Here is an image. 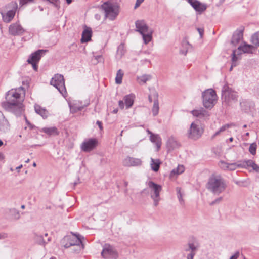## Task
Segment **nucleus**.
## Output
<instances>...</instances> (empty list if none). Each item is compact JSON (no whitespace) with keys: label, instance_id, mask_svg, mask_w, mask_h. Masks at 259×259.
<instances>
[{"label":"nucleus","instance_id":"f257e3e1","mask_svg":"<svg viewBox=\"0 0 259 259\" xmlns=\"http://www.w3.org/2000/svg\"><path fill=\"white\" fill-rule=\"evenodd\" d=\"M23 87H20L9 91L6 96L7 101L2 103L3 107L9 111H13L15 109H18L20 111L22 108L20 92L23 91Z\"/></svg>","mask_w":259,"mask_h":259},{"label":"nucleus","instance_id":"f03ea898","mask_svg":"<svg viewBox=\"0 0 259 259\" xmlns=\"http://www.w3.org/2000/svg\"><path fill=\"white\" fill-rule=\"evenodd\" d=\"M206 187L213 195H219L225 191L227 185L221 175H212L209 178Z\"/></svg>","mask_w":259,"mask_h":259},{"label":"nucleus","instance_id":"7ed1b4c3","mask_svg":"<svg viewBox=\"0 0 259 259\" xmlns=\"http://www.w3.org/2000/svg\"><path fill=\"white\" fill-rule=\"evenodd\" d=\"M104 10L105 16L110 20H114L118 16L119 12L118 5L109 1L104 3L101 6Z\"/></svg>","mask_w":259,"mask_h":259},{"label":"nucleus","instance_id":"20e7f679","mask_svg":"<svg viewBox=\"0 0 259 259\" xmlns=\"http://www.w3.org/2000/svg\"><path fill=\"white\" fill-rule=\"evenodd\" d=\"M222 99L224 102L229 105L237 101V93L226 83L222 89Z\"/></svg>","mask_w":259,"mask_h":259},{"label":"nucleus","instance_id":"39448f33","mask_svg":"<svg viewBox=\"0 0 259 259\" xmlns=\"http://www.w3.org/2000/svg\"><path fill=\"white\" fill-rule=\"evenodd\" d=\"M203 104L207 109H211L217 101V95L215 91L212 89L206 90L202 93Z\"/></svg>","mask_w":259,"mask_h":259},{"label":"nucleus","instance_id":"423d86ee","mask_svg":"<svg viewBox=\"0 0 259 259\" xmlns=\"http://www.w3.org/2000/svg\"><path fill=\"white\" fill-rule=\"evenodd\" d=\"M148 186L150 190V197L153 201V205L157 207L160 201V193L162 191V187L151 181L148 183Z\"/></svg>","mask_w":259,"mask_h":259},{"label":"nucleus","instance_id":"0eeeda50","mask_svg":"<svg viewBox=\"0 0 259 259\" xmlns=\"http://www.w3.org/2000/svg\"><path fill=\"white\" fill-rule=\"evenodd\" d=\"M50 84L55 87L63 96L66 95L67 92L62 75L58 74L55 75L50 81Z\"/></svg>","mask_w":259,"mask_h":259},{"label":"nucleus","instance_id":"6e6552de","mask_svg":"<svg viewBox=\"0 0 259 259\" xmlns=\"http://www.w3.org/2000/svg\"><path fill=\"white\" fill-rule=\"evenodd\" d=\"M204 130L200 124L192 122L188 131V137L191 139L196 140L202 135Z\"/></svg>","mask_w":259,"mask_h":259},{"label":"nucleus","instance_id":"1a4fd4ad","mask_svg":"<svg viewBox=\"0 0 259 259\" xmlns=\"http://www.w3.org/2000/svg\"><path fill=\"white\" fill-rule=\"evenodd\" d=\"M47 52L46 50H38L37 51L32 53L29 57L27 62L32 65L33 69L35 71H37V64L39 62L41 57L45 53Z\"/></svg>","mask_w":259,"mask_h":259},{"label":"nucleus","instance_id":"9d476101","mask_svg":"<svg viewBox=\"0 0 259 259\" xmlns=\"http://www.w3.org/2000/svg\"><path fill=\"white\" fill-rule=\"evenodd\" d=\"M82 239H83V237L81 235H74L72 237H69V242L64 245V247L67 248L70 246H76L77 249L75 250V251L79 252L84 248Z\"/></svg>","mask_w":259,"mask_h":259},{"label":"nucleus","instance_id":"9b49d317","mask_svg":"<svg viewBox=\"0 0 259 259\" xmlns=\"http://www.w3.org/2000/svg\"><path fill=\"white\" fill-rule=\"evenodd\" d=\"M199 247V244L197 241H189L184 247V251L189 252L187 255V259H193Z\"/></svg>","mask_w":259,"mask_h":259},{"label":"nucleus","instance_id":"f8f14e48","mask_svg":"<svg viewBox=\"0 0 259 259\" xmlns=\"http://www.w3.org/2000/svg\"><path fill=\"white\" fill-rule=\"evenodd\" d=\"M102 256L105 259H116L118 253L114 247L108 244H106L101 252Z\"/></svg>","mask_w":259,"mask_h":259},{"label":"nucleus","instance_id":"ddd939ff","mask_svg":"<svg viewBox=\"0 0 259 259\" xmlns=\"http://www.w3.org/2000/svg\"><path fill=\"white\" fill-rule=\"evenodd\" d=\"M8 7L12 9L6 13H1L3 20L6 23L10 22L14 17L17 9V4L16 2H12L8 5Z\"/></svg>","mask_w":259,"mask_h":259},{"label":"nucleus","instance_id":"4468645a","mask_svg":"<svg viewBox=\"0 0 259 259\" xmlns=\"http://www.w3.org/2000/svg\"><path fill=\"white\" fill-rule=\"evenodd\" d=\"M25 30L21 25L19 22L11 24L9 27V33L12 36H21L23 35Z\"/></svg>","mask_w":259,"mask_h":259},{"label":"nucleus","instance_id":"2eb2a0df","mask_svg":"<svg viewBox=\"0 0 259 259\" xmlns=\"http://www.w3.org/2000/svg\"><path fill=\"white\" fill-rule=\"evenodd\" d=\"M98 144V140L95 138H90L85 140L81 145V150L84 152H90L95 149Z\"/></svg>","mask_w":259,"mask_h":259},{"label":"nucleus","instance_id":"dca6fc26","mask_svg":"<svg viewBox=\"0 0 259 259\" xmlns=\"http://www.w3.org/2000/svg\"><path fill=\"white\" fill-rule=\"evenodd\" d=\"M142 160L140 158H134L130 156L125 157L122 161V164L126 167L138 166L142 164Z\"/></svg>","mask_w":259,"mask_h":259},{"label":"nucleus","instance_id":"f3484780","mask_svg":"<svg viewBox=\"0 0 259 259\" xmlns=\"http://www.w3.org/2000/svg\"><path fill=\"white\" fill-rule=\"evenodd\" d=\"M135 31L138 32L140 34L145 33L146 32L151 30V29L149 28V26L143 20H137L135 22Z\"/></svg>","mask_w":259,"mask_h":259},{"label":"nucleus","instance_id":"a211bd4d","mask_svg":"<svg viewBox=\"0 0 259 259\" xmlns=\"http://www.w3.org/2000/svg\"><path fill=\"white\" fill-rule=\"evenodd\" d=\"M187 1L199 14L202 13L207 9L206 4L201 3L197 0H187Z\"/></svg>","mask_w":259,"mask_h":259},{"label":"nucleus","instance_id":"6ab92c4d","mask_svg":"<svg viewBox=\"0 0 259 259\" xmlns=\"http://www.w3.org/2000/svg\"><path fill=\"white\" fill-rule=\"evenodd\" d=\"M244 28H240L237 29L233 33L231 44L236 46L243 39Z\"/></svg>","mask_w":259,"mask_h":259},{"label":"nucleus","instance_id":"aec40b11","mask_svg":"<svg viewBox=\"0 0 259 259\" xmlns=\"http://www.w3.org/2000/svg\"><path fill=\"white\" fill-rule=\"evenodd\" d=\"M92 30L90 27L84 26V30L82 33L81 42L82 43L87 42L91 40Z\"/></svg>","mask_w":259,"mask_h":259},{"label":"nucleus","instance_id":"412c9836","mask_svg":"<svg viewBox=\"0 0 259 259\" xmlns=\"http://www.w3.org/2000/svg\"><path fill=\"white\" fill-rule=\"evenodd\" d=\"M191 113L194 116L203 119L207 118L210 115L209 112L203 108L193 110L191 111Z\"/></svg>","mask_w":259,"mask_h":259},{"label":"nucleus","instance_id":"4be33fe9","mask_svg":"<svg viewBox=\"0 0 259 259\" xmlns=\"http://www.w3.org/2000/svg\"><path fill=\"white\" fill-rule=\"evenodd\" d=\"M9 129L8 121L0 112V131L2 132H7Z\"/></svg>","mask_w":259,"mask_h":259},{"label":"nucleus","instance_id":"5701e85b","mask_svg":"<svg viewBox=\"0 0 259 259\" xmlns=\"http://www.w3.org/2000/svg\"><path fill=\"white\" fill-rule=\"evenodd\" d=\"M154 97V103L152 109V112L154 116H156L159 112V103L158 100V94L156 92H154L153 94Z\"/></svg>","mask_w":259,"mask_h":259},{"label":"nucleus","instance_id":"b1692460","mask_svg":"<svg viewBox=\"0 0 259 259\" xmlns=\"http://www.w3.org/2000/svg\"><path fill=\"white\" fill-rule=\"evenodd\" d=\"M254 47L251 45L244 42L243 45L238 47V50L241 51L244 53H252Z\"/></svg>","mask_w":259,"mask_h":259},{"label":"nucleus","instance_id":"393cba45","mask_svg":"<svg viewBox=\"0 0 259 259\" xmlns=\"http://www.w3.org/2000/svg\"><path fill=\"white\" fill-rule=\"evenodd\" d=\"M243 165L244 167L243 168H248L249 167H252L253 170L255 172H259V166L257 165L252 160H246L243 161Z\"/></svg>","mask_w":259,"mask_h":259},{"label":"nucleus","instance_id":"a878e982","mask_svg":"<svg viewBox=\"0 0 259 259\" xmlns=\"http://www.w3.org/2000/svg\"><path fill=\"white\" fill-rule=\"evenodd\" d=\"M150 141L155 144L157 148V150H159L161 145V139L160 136L157 134H151L150 136Z\"/></svg>","mask_w":259,"mask_h":259},{"label":"nucleus","instance_id":"bb28decb","mask_svg":"<svg viewBox=\"0 0 259 259\" xmlns=\"http://www.w3.org/2000/svg\"><path fill=\"white\" fill-rule=\"evenodd\" d=\"M35 112L40 115L44 119L47 118L48 115V112L47 110L42 108L38 105H35L34 106Z\"/></svg>","mask_w":259,"mask_h":259},{"label":"nucleus","instance_id":"cd10ccee","mask_svg":"<svg viewBox=\"0 0 259 259\" xmlns=\"http://www.w3.org/2000/svg\"><path fill=\"white\" fill-rule=\"evenodd\" d=\"M166 144L169 150H173L179 146V144L174 137H170Z\"/></svg>","mask_w":259,"mask_h":259},{"label":"nucleus","instance_id":"c85d7f7f","mask_svg":"<svg viewBox=\"0 0 259 259\" xmlns=\"http://www.w3.org/2000/svg\"><path fill=\"white\" fill-rule=\"evenodd\" d=\"M134 98L135 96L132 94L126 95L124 97L123 99L124 100V103L127 109L133 106Z\"/></svg>","mask_w":259,"mask_h":259},{"label":"nucleus","instance_id":"c756f323","mask_svg":"<svg viewBox=\"0 0 259 259\" xmlns=\"http://www.w3.org/2000/svg\"><path fill=\"white\" fill-rule=\"evenodd\" d=\"M153 33V30L152 29H151L150 31L146 32L145 33H143V34H141L144 43L145 45L148 44L152 40Z\"/></svg>","mask_w":259,"mask_h":259},{"label":"nucleus","instance_id":"7c9ffc66","mask_svg":"<svg viewBox=\"0 0 259 259\" xmlns=\"http://www.w3.org/2000/svg\"><path fill=\"white\" fill-rule=\"evenodd\" d=\"M244 167L243 161H238L237 162L229 163L228 170L233 171L237 168H243Z\"/></svg>","mask_w":259,"mask_h":259},{"label":"nucleus","instance_id":"2f4dec72","mask_svg":"<svg viewBox=\"0 0 259 259\" xmlns=\"http://www.w3.org/2000/svg\"><path fill=\"white\" fill-rule=\"evenodd\" d=\"M42 131L50 136L59 134V131L56 127H44L42 129Z\"/></svg>","mask_w":259,"mask_h":259},{"label":"nucleus","instance_id":"473e14b6","mask_svg":"<svg viewBox=\"0 0 259 259\" xmlns=\"http://www.w3.org/2000/svg\"><path fill=\"white\" fill-rule=\"evenodd\" d=\"M152 78L151 75L144 74L141 76H138L137 79L140 84L145 83L147 81L150 80Z\"/></svg>","mask_w":259,"mask_h":259},{"label":"nucleus","instance_id":"72a5a7b5","mask_svg":"<svg viewBox=\"0 0 259 259\" xmlns=\"http://www.w3.org/2000/svg\"><path fill=\"white\" fill-rule=\"evenodd\" d=\"M150 164L151 169L154 171H157L159 169L160 161L159 159H154L151 158Z\"/></svg>","mask_w":259,"mask_h":259},{"label":"nucleus","instance_id":"f704fd0d","mask_svg":"<svg viewBox=\"0 0 259 259\" xmlns=\"http://www.w3.org/2000/svg\"><path fill=\"white\" fill-rule=\"evenodd\" d=\"M234 125L233 123L226 124L222 126L218 131H217L211 137V139H213L216 136H218L221 133L224 132L227 128Z\"/></svg>","mask_w":259,"mask_h":259},{"label":"nucleus","instance_id":"c9c22d12","mask_svg":"<svg viewBox=\"0 0 259 259\" xmlns=\"http://www.w3.org/2000/svg\"><path fill=\"white\" fill-rule=\"evenodd\" d=\"M33 239L36 243L40 245H43L44 244V240L43 236L41 235H38L36 233L33 234Z\"/></svg>","mask_w":259,"mask_h":259},{"label":"nucleus","instance_id":"e433bc0d","mask_svg":"<svg viewBox=\"0 0 259 259\" xmlns=\"http://www.w3.org/2000/svg\"><path fill=\"white\" fill-rule=\"evenodd\" d=\"M123 74L124 73L121 69L118 70L115 77V82L116 84H120L122 83Z\"/></svg>","mask_w":259,"mask_h":259},{"label":"nucleus","instance_id":"4c0bfd02","mask_svg":"<svg viewBox=\"0 0 259 259\" xmlns=\"http://www.w3.org/2000/svg\"><path fill=\"white\" fill-rule=\"evenodd\" d=\"M184 170H185V168H184V166L182 165H179L176 168L174 169L171 171V175L181 174L183 173L184 171Z\"/></svg>","mask_w":259,"mask_h":259},{"label":"nucleus","instance_id":"58836bf2","mask_svg":"<svg viewBox=\"0 0 259 259\" xmlns=\"http://www.w3.org/2000/svg\"><path fill=\"white\" fill-rule=\"evenodd\" d=\"M240 106L242 109L245 112H248L250 110V106L249 103L246 101H242L240 102Z\"/></svg>","mask_w":259,"mask_h":259},{"label":"nucleus","instance_id":"ea45409f","mask_svg":"<svg viewBox=\"0 0 259 259\" xmlns=\"http://www.w3.org/2000/svg\"><path fill=\"white\" fill-rule=\"evenodd\" d=\"M177 193V196L179 201L181 205L184 206L185 204V201L183 199V194L181 191V188L177 187L176 189Z\"/></svg>","mask_w":259,"mask_h":259},{"label":"nucleus","instance_id":"a19ab883","mask_svg":"<svg viewBox=\"0 0 259 259\" xmlns=\"http://www.w3.org/2000/svg\"><path fill=\"white\" fill-rule=\"evenodd\" d=\"M251 41L254 45L259 46V31L255 33L252 36Z\"/></svg>","mask_w":259,"mask_h":259},{"label":"nucleus","instance_id":"79ce46f5","mask_svg":"<svg viewBox=\"0 0 259 259\" xmlns=\"http://www.w3.org/2000/svg\"><path fill=\"white\" fill-rule=\"evenodd\" d=\"M83 108V106H77L76 104L70 106V111L73 113L81 111Z\"/></svg>","mask_w":259,"mask_h":259},{"label":"nucleus","instance_id":"37998d69","mask_svg":"<svg viewBox=\"0 0 259 259\" xmlns=\"http://www.w3.org/2000/svg\"><path fill=\"white\" fill-rule=\"evenodd\" d=\"M256 144L255 143H252L249 146V151L252 155H254L256 154Z\"/></svg>","mask_w":259,"mask_h":259},{"label":"nucleus","instance_id":"c03bdc74","mask_svg":"<svg viewBox=\"0 0 259 259\" xmlns=\"http://www.w3.org/2000/svg\"><path fill=\"white\" fill-rule=\"evenodd\" d=\"M10 212L13 215L15 219H19L20 217V215L19 211L15 208H12L10 209Z\"/></svg>","mask_w":259,"mask_h":259},{"label":"nucleus","instance_id":"a18cd8bd","mask_svg":"<svg viewBox=\"0 0 259 259\" xmlns=\"http://www.w3.org/2000/svg\"><path fill=\"white\" fill-rule=\"evenodd\" d=\"M182 45L186 47V50H181L180 53L182 54H183L184 55H186V54L187 53V50L189 49L190 45L189 44V43L188 41H185L182 42Z\"/></svg>","mask_w":259,"mask_h":259},{"label":"nucleus","instance_id":"49530a36","mask_svg":"<svg viewBox=\"0 0 259 259\" xmlns=\"http://www.w3.org/2000/svg\"><path fill=\"white\" fill-rule=\"evenodd\" d=\"M124 53V51L123 49V46L122 45H120L117 49V55L119 56L120 58H121L122 55Z\"/></svg>","mask_w":259,"mask_h":259},{"label":"nucleus","instance_id":"de8ad7c7","mask_svg":"<svg viewBox=\"0 0 259 259\" xmlns=\"http://www.w3.org/2000/svg\"><path fill=\"white\" fill-rule=\"evenodd\" d=\"M219 164L220 168L224 170H228L229 163H227L224 161H221Z\"/></svg>","mask_w":259,"mask_h":259},{"label":"nucleus","instance_id":"09e8293b","mask_svg":"<svg viewBox=\"0 0 259 259\" xmlns=\"http://www.w3.org/2000/svg\"><path fill=\"white\" fill-rule=\"evenodd\" d=\"M47 2L52 4L57 9H59L60 8L59 0H48Z\"/></svg>","mask_w":259,"mask_h":259},{"label":"nucleus","instance_id":"8fccbe9b","mask_svg":"<svg viewBox=\"0 0 259 259\" xmlns=\"http://www.w3.org/2000/svg\"><path fill=\"white\" fill-rule=\"evenodd\" d=\"M223 200L222 197H219L215 199L214 200L212 201L210 203V205H214L217 204H219Z\"/></svg>","mask_w":259,"mask_h":259},{"label":"nucleus","instance_id":"3c124183","mask_svg":"<svg viewBox=\"0 0 259 259\" xmlns=\"http://www.w3.org/2000/svg\"><path fill=\"white\" fill-rule=\"evenodd\" d=\"M238 57L236 55V51L234 50L232 54V63H236Z\"/></svg>","mask_w":259,"mask_h":259},{"label":"nucleus","instance_id":"603ef678","mask_svg":"<svg viewBox=\"0 0 259 259\" xmlns=\"http://www.w3.org/2000/svg\"><path fill=\"white\" fill-rule=\"evenodd\" d=\"M34 0H19V4L21 6L25 5L29 3H33Z\"/></svg>","mask_w":259,"mask_h":259},{"label":"nucleus","instance_id":"864d4df0","mask_svg":"<svg viewBox=\"0 0 259 259\" xmlns=\"http://www.w3.org/2000/svg\"><path fill=\"white\" fill-rule=\"evenodd\" d=\"M240 255V252L237 251L235 252V253L230 257L229 259H237Z\"/></svg>","mask_w":259,"mask_h":259},{"label":"nucleus","instance_id":"5fc2aeb1","mask_svg":"<svg viewBox=\"0 0 259 259\" xmlns=\"http://www.w3.org/2000/svg\"><path fill=\"white\" fill-rule=\"evenodd\" d=\"M118 105H119V107L121 109H123L124 107V103L123 102V101L122 100H120L119 102H118Z\"/></svg>","mask_w":259,"mask_h":259},{"label":"nucleus","instance_id":"6e6d98bb","mask_svg":"<svg viewBox=\"0 0 259 259\" xmlns=\"http://www.w3.org/2000/svg\"><path fill=\"white\" fill-rule=\"evenodd\" d=\"M144 0H136V4H135V8H137V7H138L140 4L143 2Z\"/></svg>","mask_w":259,"mask_h":259},{"label":"nucleus","instance_id":"4d7b16f0","mask_svg":"<svg viewBox=\"0 0 259 259\" xmlns=\"http://www.w3.org/2000/svg\"><path fill=\"white\" fill-rule=\"evenodd\" d=\"M197 30L200 34V37L202 38L203 36L204 30L202 28H197Z\"/></svg>","mask_w":259,"mask_h":259},{"label":"nucleus","instance_id":"13d9d810","mask_svg":"<svg viewBox=\"0 0 259 259\" xmlns=\"http://www.w3.org/2000/svg\"><path fill=\"white\" fill-rule=\"evenodd\" d=\"M97 124L98 125L99 128L102 130L103 129V126L102 125V122L100 121H97L96 122Z\"/></svg>","mask_w":259,"mask_h":259},{"label":"nucleus","instance_id":"bf43d9fd","mask_svg":"<svg viewBox=\"0 0 259 259\" xmlns=\"http://www.w3.org/2000/svg\"><path fill=\"white\" fill-rule=\"evenodd\" d=\"M237 65L236 63H232L231 66L230 68V71H232L233 69V68Z\"/></svg>","mask_w":259,"mask_h":259},{"label":"nucleus","instance_id":"052dcab7","mask_svg":"<svg viewBox=\"0 0 259 259\" xmlns=\"http://www.w3.org/2000/svg\"><path fill=\"white\" fill-rule=\"evenodd\" d=\"M95 58L96 60H98L99 59H102V56L101 55H98L95 56Z\"/></svg>","mask_w":259,"mask_h":259},{"label":"nucleus","instance_id":"680f3d73","mask_svg":"<svg viewBox=\"0 0 259 259\" xmlns=\"http://www.w3.org/2000/svg\"><path fill=\"white\" fill-rule=\"evenodd\" d=\"M148 99H149V101L150 102H152V96L151 95H149Z\"/></svg>","mask_w":259,"mask_h":259},{"label":"nucleus","instance_id":"e2e57ef3","mask_svg":"<svg viewBox=\"0 0 259 259\" xmlns=\"http://www.w3.org/2000/svg\"><path fill=\"white\" fill-rule=\"evenodd\" d=\"M4 156L3 154L2 153H0V160H2L3 159H4Z\"/></svg>","mask_w":259,"mask_h":259},{"label":"nucleus","instance_id":"0e129e2a","mask_svg":"<svg viewBox=\"0 0 259 259\" xmlns=\"http://www.w3.org/2000/svg\"><path fill=\"white\" fill-rule=\"evenodd\" d=\"M22 167H23V165L21 164V165H20V166H18V167L16 168V169H17V170H19V169H20Z\"/></svg>","mask_w":259,"mask_h":259},{"label":"nucleus","instance_id":"69168bd1","mask_svg":"<svg viewBox=\"0 0 259 259\" xmlns=\"http://www.w3.org/2000/svg\"><path fill=\"white\" fill-rule=\"evenodd\" d=\"M66 1L67 3L68 4H70L71 3V2H72V0H66Z\"/></svg>","mask_w":259,"mask_h":259},{"label":"nucleus","instance_id":"338daca9","mask_svg":"<svg viewBox=\"0 0 259 259\" xmlns=\"http://www.w3.org/2000/svg\"><path fill=\"white\" fill-rule=\"evenodd\" d=\"M147 132H148V133L149 134H150V135H151V134H153V133H152L151 131H150L149 130H148L147 131Z\"/></svg>","mask_w":259,"mask_h":259},{"label":"nucleus","instance_id":"774afa93","mask_svg":"<svg viewBox=\"0 0 259 259\" xmlns=\"http://www.w3.org/2000/svg\"><path fill=\"white\" fill-rule=\"evenodd\" d=\"M229 140L230 142H232L233 140V138L232 137H231L229 138Z\"/></svg>","mask_w":259,"mask_h":259}]
</instances>
